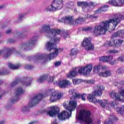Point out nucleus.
Wrapping results in <instances>:
<instances>
[{
  "instance_id": "f257e3e1",
  "label": "nucleus",
  "mask_w": 124,
  "mask_h": 124,
  "mask_svg": "<svg viewBox=\"0 0 124 124\" xmlns=\"http://www.w3.org/2000/svg\"><path fill=\"white\" fill-rule=\"evenodd\" d=\"M41 32L45 33L47 38H50L51 40L46 44L45 47L47 50L53 52L49 53L48 55V59L49 61L56 59V57L60 53H62L63 51L62 48H57L56 44L58 43L61 38H57V35L59 34L62 36L64 38L67 37V31L64 30H61L60 29H51V26L49 25H44L40 31Z\"/></svg>"
},
{
  "instance_id": "f03ea898",
  "label": "nucleus",
  "mask_w": 124,
  "mask_h": 124,
  "mask_svg": "<svg viewBox=\"0 0 124 124\" xmlns=\"http://www.w3.org/2000/svg\"><path fill=\"white\" fill-rule=\"evenodd\" d=\"M74 92V89L69 90V93L70 94H75V95L73 97L74 100L70 101L68 105H66L65 103L63 104L64 108L66 109L67 111L63 110L58 115L59 121H66V120H68L71 117L72 111H75V109H76L77 107V102L76 100H78L81 97V95L79 93H75Z\"/></svg>"
},
{
  "instance_id": "7ed1b4c3",
  "label": "nucleus",
  "mask_w": 124,
  "mask_h": 124,
  "mask_svg": "<svg viewBox=\"0 0 124 124\" xmlns=\"http://www.w3.org/2000/svg\"><path fill=\"white\" fill-rule=\"evenodd\" d=\"M121 20H122V17H119L106 21H103L99 26L94 27L93 34L95 36H98L101 34H105L107 31H114L121 22Z\"/></svg>"
},
{
  "instance_id": "20e7f679",
  "label": "nucleus",
  "mask_w": 124,
  "mask_h": 124,
  "mask_svg": "<svg viewBox=\"0 0 124 124\" xmlns=\"http://www.w3.org/2000/svg\"><path fill=\"white\" fill-rule=\"evenodd\" d=\"M104 89L105 88L102 85L97 86L96 90L93 93V94H89L88 95L87 98L89 101H90V102H92L93 103H99L100 105H101L103 108H104L106 105H109L107 100H103V101H102V100H98L95 98V97L97 96V95L100 96V95L102 94V91H103Z\"/></svg>"
},
{
  "instance_id": "39448f33",
  "label": "nucleus",
  "mask_w": 124,
  "mask_h": 124,
  "mask_svg": "<svg viewBox=\"0 0 124 124\" xmlns=\"http://www.w3.org/2000/svg\"><path fill=\"white\" fill-rule=\"evenodd\" d=\"M77 119L81 123L89 124L93 123V119L91 118V112L89 110L82 109L79 114H77Z\"/></svg>"
},
{
  "instance_id": "423d86ee",
  "label": "nucleus",
  "mask_w": 124,
  "mask_h": 124,
  "mask_svg": "<svg viewBox=\"0 0 124 124\" xmlns=\"http://www.w3.org/2000/svg\"><path fill=\"white\" fill-rule=\"evenodd\" d=\"M63 6L62 0H54L50 5L46 8L47 11H57Z\"/></svg>"
},
{
  "instance_id": "0eeeda50",
  "label": "nucleus",
  "mask_w": 124,
  "mask_h": 124,
  "mask_svg": "<svg viewBox=\"0 0 124 124\" xmlns=\"http://www.w3.org/2000/svg\"><path fill=\"white\" fill-rule=\"evenodd\" d=\"M85 21V19L83 17H79L75 20V22L73 21L72 17L70 16H67L62 18L61 20H59V22H64V23H68L69 25H72L74 26L75 24H81Z\"/></svg>"
},
{
  "instance_id": "6e6552de",
  "label": "nucleus",
  "mask_w": 124,
  "mask_h": 124,
  "mask_svg": "<svg viewBox=\"0 0 124 124\" xmlns=\"http://www.w3.org/2000/svg\"><path fill=\"white\" fill-rule=\"evenodd\" d=\"M93 70V65L88 64L85 66L81 67L78 70V74L80 75H88Z\"/></svg>"
},
{
  "instance_id": "1a4fd4ad",
  "label": "nucleus",
  "mask_w": 124,
  "mask_h": 124,
  "mask_svg": "<svg viewBox=\"0 0 124 124\" xmlns=\"http://www.w3.org/2000/svg\"><path fill=\"white\" fill-rule=\"evenodd\" d=\"M49 93H51V96L50 98V101L53 102V101H56L58 99H61L62 94L59 91H55L53 89H50L48 91Z\"/></svg>"
},
{
  "instance_id": "9d476101",
  "label": "nucleus",
  "mask_w": 124,
  "mask_h": 124,
  "mask_svg": "<svg viewBox=\"0 0 124 124\" xmlns=\"http://www.w3.org/2000/svg\"><path fill=\"white\" fill-rule=\"evenodd\" d=\"M81 45L82 47L85 48L87 51H89V50H93L94 49V46L91 43V40L89 38H85Z\"/></svg>"
},
{
  "instance_id": "9b49d317",
  "label": "nucleus",
  "mask_w": 124,
  "mask_h": 124,
  "mask_svg": "<svg viewBox=\"0 0 124 124\" xmlns=\"http://www.w3.org/2000/svg\"><path fill=\"white\" fill-rule=\"evenodd\" d=\"M54 85H57L59 88L61 89H65L67 88L68 86H71V82L69 80L67 79H63L62 80H59L54 82Z\"/></svg>"
},
{
  "instance_id": "f8f14e48",
  "label": "nucleus",
  "mask_w": 124,
  "mask_h": 124,
  "mask_svg": "<svg viewBox=\"0 0 124 124\" xmlns=\"http://www.w3.org/2000/svg\"><path fill=\"white\" fill-rule=\"evenodd\" d=\"M100 62H109L110 64L113 65L115 63V61H113V56H103L99 58Z\"/></svg>"
},
{
  "instance_id": "ddd939ff",
  "label": "nucleus",
  "mask_w": 124,
  "mask_h": 124,
  "mask_svg": "<svg viewBox=\"0 0 124 124\" xmlns=\"http://www.w3.org/2000/svg\"><path fill=\"white\" fill-rule=\"evenodd\" d=\"M60 112V108L58 107L53 106L50 107V111L48 112V115L50 117H53L57 115Z\"/></svg>"
},
{
  "instance_id": "4468645a",
  "label": "nucleus",
  "mask_w": 124,
  "mask_h": 124,
  "mask_svg": "<svg viewBox=\"0 0 124 124\" xmlns=\"http://www.w3.org/2000/svg\"><path fill=\"white\" fill-rule=\"evenodd\" d=\"M36 40H37V37H33L31 41L26 43L22 46V48H23V49H25V50H27V47H30V46H33L35 42H36Z\"/></svg>"
},
{
  "instance_id": "2eb2a0df",
  "label": "nucleus",
  "mask_w": 124,
  "mask_h": 124,
  "mask_svg": "<svg viewBox=\"0 0 124 124\" xmlns=\"http://www.w3.org/2000/svg\"><path fill=\"white\" fill-rule=\"evenodd\" d=\"M106 66H103L100 72L99 73V76L100 77H108L111 75V72L109 71H104V69H106Z\"/></svg>"
},
{
  "instance_id": "dca6fc26",
  "label": "nucleus",
  "mask_w": 124,
  "mask_h": 124,
  "mask_svg": "<svg viewBox=\"0 0 124 124\" xmlns=\"http://www.w3.org/2000/svg\"><path fill=\"white\" fill-rule=\"evenodd\" d=\"M108 3L113 6H123L124 4V0H111L108 1Z\"/></svg>"
},
{
  "instance_id": "f3484780",
  "label": "nucleus",
  "mask_w": 124,
  "mask_h": 124,
  "mask_svg": "<svg viewBox=\"0 0 124 124\" xmlns=\"http://www.w3.org/2000/svg\"><path fill=\"white\" fill-rule=\"evenodd\" d=\"M109 95L113 99H115V100H118V101H123V100L121 98V96L119 95V93H116L114 91L110 93Z\"/></svg>"
},
{
  "instance_id": "a211bd4d",
  "label": "nucleus",
  "mask_w": 124,
  "mask_h": 124,
  "mask_svg": "<svg viewBox=\"0 0 124 124\" xmlns=\"http://www.w3.org/2000/svg\"><path fill=\"white\" fill-rule=\"evenodd\" d=\"M94 6V3L93 2H90L89 3L87 2V5L86 6H84L82 8V11L83 12H88V11H91V9L90 8H92V7H93Z\"/></svg>"
},
{
  "instance_id": "6ab92c4d",
  "label": "nucleus",
  "mask_w": 124,
  "mask_h": 124,
  "mask_svg": "<svg viewBox=\"0 0 124 124\" xmlns=\"http://www.w3.org/2000/svg\"><path fill=\"white\" fill-rule=\"evenodd\" d=\"M44 97V95L41 94H39L37 96H35L33 99L32 102V103H35V104H37L39 101H40L42 98Z\"/></svg>"
},
{
  "instance_id": "aec40b11",
  "label": "nucleus",
  "mask_w": 124,
  "mask_h": 124,
  "mask_svg": "<svg viewBox=\"0 0 124 124\" xmlns=\"http://www.w3.org/2000/svg\"><path fill=\"white\" fill-rule=\"evenodd\" d=\"M78 75V73L76 68H75L73 70L70 71L69 73L67 75V78H72V77H75Z\"/></svg>"
},
{
  "instance_id": "412c9836",
  "label": "nucleus",
  "mask_w": 124,
  "mask_h": 124,
  "mask_svg": "<svg viewBox=\"0 0 124 124\" xmlns=\"http://www.w3.org/2000/svg\"><path fill=\"white\" fill-rule=\"evenodd\" d=\"M25 91L23 90V89L21 88H18L16 92V98L15 100H12V102H15V101H17L18 99H19V94L20 93H23Z\"/></svg>"
},
{
  "instance_id": "4be33fe9",
  "label": "nucleus",
  "mask_w": 124,
  "mask_h": 124,
  "mask_svg": "<svg viewBox=\"0 0 124 124\" xmlns=\"http://www.w3.org/2000/svg\"><path fill=\"white\" fill-rule=\"evenodd\" d=\"M114 47H120L122 45L124 41L123 40H115L114 41Z\"/></svg>"
},
{
  "instance_id": "5701e85b",
  "label": "nucleus",
  "mask_w": 124,
  "mask_h": 124,
  "mask_svg": "<svg viewBox=\"0 0 124 124\" xmlns=\"http://www.w3.org/2000/svg\"><path fill=\"white\" fill-rule=\"evenodd\" d=\"M113 37H116L117 36H122L124 37V30H121L118 31L117 32H115L113 35Z\"/></svg>"
},
{
  "instance_id": "b1692460",
  "label": "nucleus",
  "mask_w": 124,
  "mask_h": 124,
  "mask_svg": "<svg viewBox=\"0 0 124 124\" xmlns=\"http://www.w3.org/2000/svg\"><path fill=\"white\" fill-rule=\"evenodd\" d=\"M101 67L102 68L101 65L94 66L93 69V73H94V74H97V73H98Z\"/></svg>"
},
{
  "instance_id": "393cba45",
  "label": "nucleus",
  "mask_w": 124,
  "mask_h": 124,
  "mask_svg": "<svg viewBox=\"0 0 124 124\" xmlns=\"http://www.w3.org/2000/svg\"><path fill=\"white\" fill-rule=\"evenodd\" d=\"M83 82H84L83 80L81 78L73 79V83L74 85H79V84H81V83H83Z\"/></svg>"
},
{
  "instance_id": "a878e982",
  "label": "nucleus",
  "mask_w": 124,
  "mask_h": 124,
  "mask_svg": "<svg viewBox=\"0 0 124 124\" xmlns=\"http://www.w3.org/2000/svg\"><path fill=\"white\" fill-rule=\"evenodd\" d=\"M20 64H17L16 65H14L11 63H9L8 64V66L11 69H16V68H18V67H20Z\"/></svg>"
},
{
  "instance_id": "bb28decb",
  "label": "nucleus",
  "mask_w": 124,
  "mask_h": 124,
  "mask_svg": "<svg viewBox=\"0 0 124 124\" xmlns=\"http://www.w3.org/2000/svg\"><path fill=\"white\" fill-rule=\"evenodd\" d=\"M78 6H81L82 8L84 6H86L88 5V2L87 1H78Z\"/></svg>"
},
{
  "instance_id": "cd10ccee",
  "label": "nucleus",
  "mask_w": 124,
  "mask_h": 124,
  "mask_svg": "<svg viewBox=\"0 0 124 124\" xmlns=\"http://www.w3.org/2000/svg\"><path fill=\"white\" fill-rule=\"evenodd\" d=\"M116 112L117 113H120L121 115H124V106H122L121 108H117L116 109Z\"/></svg>"
},
{
  "instance_id": "c85d7f7f",
  "label": "nucleus",
  "mask_w": 124,
  "mask_h": 124,
  "mask_svg": "<svg viewBox=\"0 0 124 124\" xmlns=\"http://www.w3.org/2000/svg\"><path fill=\"white\" fill-rule=\"evenodd\" d=\"M47 78H48L47 75L44 76L37 79V82H38L39 83H42V82H43V81H45Z\"/></svg>"
},
{
  "instance_id": "c756f323",
  "label": "nucleus",
  "mask_w": 124,
  "mask_h": 124,
  "mask_svg": "<svg viewBox=\"0 0 124 124\" xmlns=\"http://www.w3.org/2000/svg\"><path fill=\"white\" fill-rule=\"evenodd\" d=\"M87 18L88 19H90L91 20H92V21H95V20H96L97 18H98V16L95 15H88L87 16Z\"/></svg>"
},
{
  "instance_id": "7c9ffc66",
  "label": "nucleus",
  "mask_w": 124,
  "mask_h": 124,
  "mask_svg": "<svg viewBox=\"0 0 124 124\" xmlns=\"http://www.w3.org/2000/svg\"><path fill=\"white\" fill-rule=\"evenodd\" d=\"M109 46H114V41H108L105 44V47H109Z\"/></svg>"
},
{
  "instance_id": "2f4dec72",
  "label": "nucleus",
  "mask_w": 124,
  "mask_h": 124,
  "mask_svg": "<svg viewBox=\"0 0 124 124\" xmlns=\"http://www.w3.org/2000/svg\"><path fill=\"white\" fill-rule=\"evenodd\" d=\"M93 30V27L90 26L87 27H84L82 29V31H91Z\"/></svg>"
},
{
  "instance_id": "473e14b6",
  "label": "nucleus",
  "mask_w": 124,
  "mask_h": 124,
  "mask_svg": "<svg viewBox=\"0 0 124 124\" xmlns=\"http://www.w3.org/2000/svg\"><path fill=\"white\" fill-rule=\"evenodd\" d=\"M27 80L28 81V82L24 84L25 86H30V85L31 84V81H32V78H27Z\"/></svg>"
},
{
  "instance_id": "72a5a7b5",
  "label": "nucleus",
  "mask_w": 124,
  "mask_h": 124,
  "mask_svg": "<svg viewBox=\"0 0 124 124\" xmlns=\"http://www.w3.org/2000/svg\"><path fill=\"white\" fill-rule=\"evenodd\" d=\"M67 7L68 8H72L73 6H74V2H69L66 4Z\"/></svg>"
},
{
  "instance_id": "f704fd0d",
  "label": "nucleus",
  "mask_w": 124,
  "mask_h": 124,
  "mask_svg": "<svg viewBox=\"0 0 124 124\" xmlns=\"http://www.w3.org/2000/svg\"><path fill=\"white\" fill-rule=\"evenodd\" d=\"M77 54V51L75 49H72L70 55L71 57H75L76 56V54Z\"/></svg>"
},
{
  "instance_id": "c9c22d12",
  "label": "nucleus",
  "mask_w": 124,
  "mask_h": 124,
  "mask_svg": "<svg viewBox=\"0 0 124 124\" xmlns=\"http://www.w3.org/2000/svg\"><path fill=\"white\" fill-rule=\"evenodd\" d=\"M108 6L107 5L104 6L103 7H101V10L102 12H105L107 10V8H108Z\"/></svg>"
},
{
  "instance_id": "e433bc0d",
  "label": "nucleus",
  "mask_w": 124,
  "mask_h": 124,
  "mask_svg": "<svg viewBox=\"0 0 124 124\" xmlns=\"http://www.w3.org/2000/svg\"><path fill=\"white\" fill-rule=\"evenodd\" d=\"M124 70L123 68H119L116 71L117 73H118V74H122V73H124Z\"/></svg>"
},
{
  "instance_id": "4c0bfd02",
  "label": "nucleus",
  "mask_w": 124,
  "mask_h": 124,
  "mask_svg": "<svg viewBox=\"0 0 124 124\" xmlns=\"http://www.w3.org/2000/svg\"><path fill=\"white\" fill-rule=\"evenodd\" d=\"M62 64V62L61 61H56L55 62L54 65L55 67H58Z\"/></svg>"
},
{
  "instance_id": "58836bf2",
  "label": "nucleus",
  "mask_w": 124,
  "mask_h": 124,
  "mask_svg": "<svg viewBox=\"0 0 124 124\" xmlns=\"http://www.w3.org/2000/svg\"><path fill=\"white\" fill-rule=\"evenodd\" d=\"M20 80L17 79L16 81L13 82V83L11 84V87H14V86H16L18 83H19Z\"/></svg>"
},
{
  "instance_id": "ea45409f",
  "label": "nucleus",
  "mask_w": 124,
  "mask_h": 124,
  "mask_svg": "<svg viewBox=\"0 0 124 124\" xmlns=\"http://www.w3.org/2000/svg\"><path fill=\"white\" fill-rule=\"evenodd\" d=\"M102 12V11H101V8H99L96 11L94 12V14H100Z\"/></svg>"
},
{
  "instance_id": "a19ab883",
  "label": "nucleus",
  "mask_w": 124,
  "mask_h": 124,
  "mask_svg": "<svg viewBox=\"0 0 124 124\" xmlns=\"http://www.w3.org/2000/svg\"><path fill=\"white\" fill-rule=\"evenodd\" d=\"M15 37H17V38H20L22 36V34L20 32H17L14 35Z\"/></svg>"
},
{
  "instance_id": "79ce46f5",
  "label": "nucleus",
  "mask_w": 124,
  "mask_h": 124,
  "mask_svg": "<svg viewBox=\"0 0 124 124\" xmlns=\"http://www.w3.org/2000/svg\"><path fill=\"white\" fill-rule=\"evenodd\" d=\"M55 79L54 77H50L49 79L48 80V83H52L54 82V80Z\"/></svg>"
},
{
  "instance_id": "37998d69",
  "label": "nucleus",
  "mask_w": 124,
  "mask_h": 124,
  "mask_svg": "<svg viewBox=\"0 0 124 124\" xmlns=\"http://www.w3.org/2000/svg\"><path fill=\"white\" fill-rule=\"evenodd\" d=\"M86 83H87V84H93L94 80L93 79L88 80L86 81Z\"/></svg>"
},
{
  "instance_id": "c03bdc74",
  "label": "nucleus",
  "mask_w": 124,
  "mask_h": 124,
  "mask_svg": "<svg viewBox=\"0 0 124 124\" xmlns=\"http://www.w3.org/2000/svg\"><path fill=\"white\" fill-rule=\"evenodd\" d=\"M25 16H26V14H21L19 15V16H18L19 20L22 19V18H24V17H25Z\"/></svg>"
},
{
  "instance_id": "a18cd8bd",
  "label": "nucleus",
  "mask_w": 124,
  "mask_h": 124,
  "mask_svg": "<svg viewBox=\"0 0 124 124\" xmlns=\"http://www.w3.org/2000/svg\"><path fill=\"white\" fill-rule=\"evenodd\" d=\"M119 62H124V56H120L118 58Z\"/></svg>"
},
{
  "instance_id": "49530a36",
  "label": "nucleus",
  "mask_w": 124,
  "mask_h": 124,
  "mask_svg": "<svg viewBox=\"0 0 124 124\" xmlns=\"http://www.w3.org/2000/svg\"><path fill=\"white\" fill-rule=\"evenodd\" d=\"M87 96V94H83L82 96H81V99L82 100H83V101H85L86 100V97Z\"/></svg>"
},
{
  "instance_id": "de8ad7c7",
  "label": "nucleus",
  "mask_w": 124,
  "mask_h": 124,
  "mask_svg": "<svg viewBox=\"0 0 124 124\" xmlns=\"http://www.w3.org/2000/svg\"><path fill=\"white\" fill-rule=\"evenodd\" d=\"M44 59V57L43 55H41L37 57V61H40L41 60H43Z\"/></svg>"
},
{
  "instance_id": "09e8293b",
  "label": "nucleus",
  "mask_w": 124,
  "mask_h": 124,
  "mask_svg": "<svg viewBox=\"0 0 124 124\" xmlns=\"http://www.w3.org/2000/svg\"><path fill=\"white\" fill-rule=\"evenodd\" d=\"M120 94L121 95V96H122V97H124V89L120 92Z\"/></svg>"
},
{
  "instance_id": "8fccbe9b",
  "label": "nucleus",
  "mask_w": 124,
  "mask_h": 124,
  "mask_svg": "<svg viewBox=\"0 0 124 124\" xmlns=\"http://www.w3.org/2000/svg\"><path fill=\"white\" fill-rule=\"evenodd\" d=\"M10 56V54L9 53H7V54L4 55V58H8Z\"/></svg>"
},
{
  "instance_id": "3c124183",
  "label": "nucleus",
  "mask_w": 124,
  "mask_h": 124,
  "mask_svg": "<svg viewBox=\"0 0 124 124\" xmlns=\"http://www.w3.org/2000/svg\"><path fill=\"white\" fill-rule=\"evenodd\" d=\"M0 124H5V120L0 121Z\"/></svg>"
},
{
  "instance_id": "603ef678",
  "label": "nucleus",
  "mask_w": 124,
  "mask_h": 124,
  "mask_svg": "<svg viewBox=\"0 0 124 124\" xmlns=\"http://www.w3.org/2000/svg\"><path fill=\"white\" fill-rule=\"evenodd\" d=\"M52 124H58L57 123V120H54L52 122Z\"/></svg>"
},
{
  "instance_id": "864d4df0",
  "label": "nucleus",
  "mask_w": 124,
  "mask_h": 124,
  "mask_svg": "<svg viewBox=\"0 0 124 124\" xmlns=\"http://www.w3.org/2000/svg\"><path fill=\"white\" fill-rule=\"evenodd\" d=\"M109 53H118L117 50H110Z\"/></svg>"
},
{
  "instance_id": "5fc2aeb1",
  "label": "nucleus",
  "mask_w": 124,
  "mask_h": 124,
  "mask_svg": "<svg viewBox=\"0 0 124 124\" xmlns=\"http://www.w3.org/2000/svg\"><path fill=\"white\" fill-rule=\"evenodd\" d=\"M11 32V30L9 29L6 31V33H10Z\"/></svg>"
},
{
  "instance_id": "6e6d98bb",
  "label": "nucleus",
  "mask_w": 124,
  "mask_h": 124,
  "mask_svg": "<svg viewBox=\"0 0 124 124\" xmlns=\"http://www.w3.org/2000/svg\"><path fill=\"white\" fill-rule=\"evenodd\" d=\"M34 105H34V104H33V105H29L28 107H32V106H34Z\"/></svg>"
},
{
  "instance_id": "4d7b16f0",
  "label": "nucleus",
  "mask_w": 124,
  "mask_h": 124,
  "mask_svg": "<svg viewBox=\"0 0 124 124\" xmlns=\"http://www.w3.org/2000/svg\"><path fill=\"white\" fill-rule=\"evenodd\" d=\"M4 6L3 5H1L0 6V9H2V8H4Z\"/></svg>"
},
{
  "instance_id": "13d9d810",
  "label": "nucleus",
  "mask_w": 124,
  "mask_h": 124,
  "mask_svg": "<svg viewBox=\"0 0 124 124\" xmlns=\"http://www.w3.org/2000/svg\"><path fill=\"white\" fill-rule=\"evenodd\" d=\"M117 120H118V118H117V117H113V120L114 121H117Z\"/></svg>"
},
{
  "instance_id": "bf43d9fd",
  "label": "nucleus",
  "mask_w": 124,
  "mask_h": 124,
  "mask_svg": "<svg viewBox=\"0 0 124 124\" xmlns=\"http://www.w3.org/2000/svg\"><path fill=\"white\" fill-rule=\"evenodd\" d=\"M3 53V50H0V55H1Z\"/></svg>"
},
{
  "instance_id": "052dcab7",
  "label": "nucleus",
  "mask_w": 124,
  "mask_h": 124,
  "mask_svg": "<svg viewBox=\"0 0 124 124\" xmlns=\"http://www.w3.org/2000/svg\"><path fill=\"white\" fill-rule=\"evenodd\" d=\"M24 110H28V108L27 107H25L24 108Z\"/></svg>"
},
{
  "instance_id": "680f3d73",
  "label": "nucleus",
  "mask_w": 124,
  "mask_h": 124,
  "mask_svg": "<svg viewBox=\"0 0 124 124\" xmlns=\"http://www.w3.org/2000/svg\"><path fill=\"white\" fill-rule=\"evenodd\" d=\"M5 51H6V52H8V51H10V50L8 49V48H6Z\"/></svg>"
},
{
  "instance_id": "e2e57ef3",
  "label": "nucleus",
  "mask_w": 124,
  "mask_h": 124,
  "mask_svg": "<svg viewBox=\"0 0 124 124\" xmlns=\"http://www.w3.org/2000/svg\"><path fill=\"white\" fill-rule=\"evenodd\" d=\"M109 105H113V102L109 104Z\"/></svg>"
},
{
  "instance_id": "0e129e2a",
  "label": "nucleus",
  "mask_w": 124,
  "mask_h": 124,
  "mask_svg": "<svg viewBox=\"0 0 124 124\" xmlns=\"http://www.w3.org/2000/svg\"><path fill=\"white\" fill-rule=\"evenodd\" d=\"M110 119H113V116H110Z\"/></svg>"
},
{
  "instance_id": "69168bd1",
  "label": "nucleus",
  "mask_w": 124,
  "mask_h": 124,
  "mask_svg": "<svg viewBox=\"0 0 124 124\" xmlns=\"http://www.w3.org/2000/svg\"><path fill=\"white\" fill-rule=\"evenodd\" d=\"M107 109H108V110H110V109H109V108H107Z\"/></svg>"
},
{
  "instance_id": "338daca9",
  "label": "nucleus",
  "mask_w": 124,
  "mask_h": 124,
  "mask_svg": "<svg viewBox=\"0 0 124 124\" xmlns=\"http://www.w3.org/2000/svg\"><path fill=\"white\" fill-rule=\"evenodd\" d=\"M29 124H31V123H30Z\"/></svg>"
}]
</instances>
